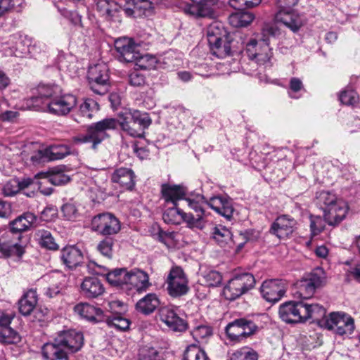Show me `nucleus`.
Returning <instances> with one entry per match:
<instances>
[{"label":"nucleus","mask_w":360,"mask_h":360,"mask_svg":"<svg viewBox=\"0 0 360 360\" xmlns=\"http://www.w3.org/2000/svg\"><path fill=\"white\" fill-rule=\"evenodd\" d=\"M119 119L105 118L87 127L86 134L72 138L75 144L91 143V148L96 150L98 146L109 137L108 130L115 129L118 125L132 137L143 138L145 130L151 124L149 115L137 110H125L118 114Z\"/></svg>","instance_id":"f257e3e1"},{"label":"nucleus","mask_w":360,"mask_h":360,"mask_svg":"<svg viewBox=\"0 0 360 360\" xmlns=\"http://www.w3.org/2000/svg\"><path fill=\"white\" fill-rule=\"evenodd\" d=\"M280 34V30L276 25L265 24L258 39H252L247 43L245 52L248 57L252 60H255L259 65L270 68L273 52L272 49L270 48L269 41L271 38H276Z\"/></svg>","instance_id":"f03ea898"},{"label":"nucleus","mask_w":360,"mask_h":360,"mask_svg":"<svg viewBox=\"0 0 360 360\" xmlns=\"http://www.w3.org/2000/svg\"><path fill=\"white\" fill-rule=\"evenodd\" d=\"M209 46L213 54L218 58H225L231 54V40L227 31L221 23L212 22L207 30Z\"/></svg>","instance_id":"7ed1b4c3"},{"label":"nucleus","mask_w":360,"mask_h":360,"mask_svg":"<svg viewBox=\"0 0 360 360\" xmlns=\"http://www.w3.org/2000/svg\"><path fill=\"white\" fill-rule=\"evenodd\" d=\"M327 283V276L325 271L317 267L311 272L305 274L302 278L297 281L295 286L297 292L303 299L311 297L316 290L323 288Z\"/></svg>","instance_id":"20e7f679"},{"label":"nucleus","mask_w":360,"mask_h":360,"mask_svg":"<svg viewBox=\"0 0 360 360\" xmlns=\"http://www.w3.org/2000/svg\"><path fill=\"white\" fill-rule=\"evenodd\" d=\"M185 200L188 207L194 212H186L184 214L187 226L191 229H203L206 224L205 207L208 206V200L201 194L187 197Z\"/></svg>","instance_id":"39448f33"},{"label":"nucleus","mask_w":360,"mask_h":360,"mask_svg":"<svg viewBox=\"0 0 360 360\" xmlns=\"http://www.w3.org/2000/svg\"><path fill=\"white\" fill-rule=\"evenodd\" d=\"M256 281L249 272L236 273L224 288L223 295L226 300L233 301L255 287Z\"/></svg>","instance_id":"423d86ee"},{"label":"nucleus","mask_w":360,"mask_h":360,"mask_svg":"<svg viewBox=\"0 0 360 360\" xmlns=\"http://www.w3.org/2000/svg\"><path fill=\"white\" fill-rule=\"evenodd\" d=\"M323 328L343 336L349 335L354 330V319L342 311L330 312L327 319L322 321Z\"/></svg>","instance_id":"0eeeda50"},{"label":"nucleus","mask_w":360,"mask_h":360,"mask_svg":"<svg viewBox=\"0 0 360 360\" xmlns=\"http://www.w3.org/2000/svg\"><path fill=\"white\" fill-rule=\"evenodd\" d=\"M257 329L258 326L252 320L240 318L228 323L225 333L229 340L238 343L254 335Z\"/></svg>","instance_id":"6e6552de"},{"label":"nucleus","mask_w":360,"mask_h":360,"mask_svg":"<svg viewBox=\"0 0 360 360\" xmlns=\"http://www.w3.org/2000/svg\"><path fill=\"white\" fill-rule=\"evenodd\" d=\"M88 79L91 89L96 94L104 95L110 88L109 69L106 64L98 63L90 66Z\"/></svg>","instance_id":"1a4fd4ad"},{"label":"nucleus","mask_w":360,"mask_h":360,"mask_svg":"<svg viewBox=\"0 0 360 360\" xmlns=\"http://www.w3.org/2000/svg\"><path fill=\"white\" fill-rule=\"evenodd\" d=\"M167 290L172 297L185 295L189 291L188 280L182 268L174 266L167 278Z\"/></svg>","instance_id":"9d476101"},{"label":"nucleus","mask_w":360,"mask_h":360,"mask_svg":"<svg viewBox=\"0 0 360 360\" xmlns=\"http://www.w3.org/2000/svg\"><path fill=\"white\" fill-rule=\"evenodd\" d=\"M91 229L103 236L117 233L121 228L117 217L110 213H102L95 216L91 220Z\"/></svg>","instance_id":"9b49d317"},{"label":"nucleus","mask_w":360,"mask_h":360,"mask_svg":"<svg viewBox=\"0 0 360 360\" xmlns=\"http://www.w3.org/2000/svg\"><path fill=\"white\" fill-rule=\"evenodd\" d=\"M303 301H289L282 304L279 307V316L288 323H297L304 322L305 313Z\"/></svg>","instance_id":"f8f14e48"},{"label":"nucleus","mask_w":360,"mask_h":360,"mask_svg":"<svg viewBox=\"0 0 360 360\" xmlns=\"http://www.w3.org/2000/svg\"><path fill=\"white\" fill-rule=\"evenodd\" d=\"M286 282L281 279H270L263 282L260 292L263 298L267 302H278L285 294Z\"/></svg>","instance_id":"ddd939ff"},{"label":"nucleus","mask_w":360,"mask_h":360,"mask_svg":"<svg viewBox=\"0 0 360 360\" xmlns=\"http://www.w3.org/2000/svg\"><path fill=\"white\" fill-rule=\"evenodd\" d=\"M76 104L77 98L72 94L57 95L47 103L45 108L51 114L63 116L68 114Z\"/></svg>","instance_id":"4468645a"},{"label":"nucleus","mask_w":360,"mask_h":360,"mask_svg":"<svg viewBox=\"0 0 360 360\" xmlns=\"http://www.w3.org/2000/svg\"><path fill=\"white\" fill-rule=\"evenodd\" d=\"M158 315L162 322L174 332H184L188 328L186 320L179 316L175 309L172 307H162L158 310Z\"/></svg>","instance_id":"2eb2a0df"},{"label":"nucleus","mask_w":360,"mask_h":360,"mask_svg":"<svg viewBox=\"0 0 360 360\" xmlns=\"http://www.w3.org/2000/svg\"><path fill=\"white\" fill-rule=\"evenodd\" d=\"M114 45L120 61L133 63L139 56V47L131 39H117L115 41Z\"/></svg>","instance_id":"dca6fc26"},{"label":"nucleus","mask_w":360,"mask_h":360,"mask_svg":"<svg viewBox=\"0 0 360 360\" xmlns=\"http://www.w3.org/2000/svg\"><path fill=\"white\" fill-rule=\"evenodd\" d=\"M217 0H189L185 6V12L195 17L212 18Z\"/></svg>","instance_id":"f3484780"},{"label":"nucleus","mask_w":360,"mask_h":360,"mask_svg":"<svg viewBox=\"0 0 360 360\" xmlns=\"http://www.w3.org/2000/svg\"><path fill=\"white\" fill-rule=\"evenodd\" d=\"M56 340L60 342L69 353H75L81 349L84 345V336L81 332L75 330L63 331Z\"/></svg>","instance_id":"a211bd4d"},{"label":"nucleus","mask_w":360,"mask_h":360,"mask_svg":"<svg viewBox=\"0 0 360 360\" xmlns=\"http://www.w3.org/2000/svg\"><path fill=\"white\" fill-rule=\"evenodd\" d=\"M296 225V221L287 214L278 217L270 228V233L279 238H284L292 234Z\"/></svg>","instance_id":"6ab92c4d"},{"label":"nucleus","mask_w":360,"mask_h":360,"mask_svg":"<svg viewBox=\"0 0 360 360\" xmlns=\"http://www.w3.org/2000/svg\"><path fill=\"white\" fill-rule=\"evenodd\" d=\"M127 290L134 289L139 293L146 292L150 286L148 274L139 269L129 271Z\"/></svg>","instance_id":"aec40b11"},{"label":"nucleus","mask_w":360,"mask_h":360,"mask_svg":"<svg viewBox=\"0 0 360 360\" xmlns=\"http://www.w3.org/2000/svg\"><path fill=\"white\" fill-rule=\"evenodd\" d=\"M16 238H13L11 233H5L0 238V253L5 257L16 256L21 257L24 254V248L18 243Z\"/></svg>","instance_id":"412c9836"},{"label":"nucleus","mask_w":360,"mask_h":360,"mask_svg":"<svg viewBox=\"0 0 360 360\" xmlns=\"http://www.w3.org/2000/svg\"><path fill=\"white\" fill-rule=\"evenodd\" d=\"M60 258L62 263L72 270L82 264L84 255L76 245H67L61 250Z\"/></svg>","instance_id":"4be33fe9"},{"label":"nucleus","mask_w":360,"mask_h":360,"mask_svg":"<svg viewBox=\"0 0 360 360\" xmlns=\"http://www.w3.org/2000/svg\"><path fill=\"white\" fill-rule=\"evenodd\" d=\"M60 93V89L56 84H40L35 89V92L32 96V101L37 105L41 103L45 107L50 100L59 95Z\"/></svg>","instance_id":"5701e85b"},{"label":"nucleus","mask_w":360,"mask_h":360,"mask_svg":"<svg viewBox=\"0 0 360 360\" xmlns=\"http://www.w3.org/2000/svg\"><path fill=\"white\" fill-rule=\"evenodd\" d=\"M187 189L183 185L163 184L161 186V195L165 203L178 205V201L185 200Z\"/></svg>","instance_id":"b1692460"},{"label":"nucleus","mask_w":360,"mask_h":360,"mask_svg":"<svg viewBox=\"0 0 360 360\" xmlns=\"http://www.w3.org/2000/svg\"><path fill=\"white\" fill-rule=\"evenodd\" d=\"M74 311L80 317L92 323H100L105 319V314L101 309L88 303L77 304L74 307Z\"/></svg>","instance_id":"393cba45"},{"label":"nucleus","mask_w":360,"mask_h":360,"mask_svg":"<svg viewBox=\"0 0 360 360\" xmlns=\"http://www.w3.org/2000/svg\"><path fill=\"white\" fill-rule=\"evenodd\" d=\"M208 207L228 220H231L233 214L232 200L226 196H214L208 200Z\"/></svg>","instance_id":"a878e982"},{"label":"nucleus","mask_w":360,"mask_h":360,"mask_svg":"<svg viewBox=\"0 0 360 360\" xmlns=\"http://www.w3.org/2000/svg\"><path fill=\"white\" fill-rule=\"evenodd\" d=\"M36 219L37 217L34 214L29 212H25L18 217L14 220L10 221V231L7 233H11V235H18L17 239L20 240L21 238V233L27 231L36 221Z\"/></svg>","instance_id":"bb28decb"},{"label":"nucleus","mask_w":360,"mask_h":360,"mask_svg":"<svg viewBox=\"0 0 360 360\" xmlns=\"http://www.w3.org/2000/svg\"><path fill=\"white\" fill-rule=\"evenodd\" d=\"M347 211V204L340 200L329 208H326L323 213L327 224L330 226H335L345 218Z\"/></svg>","instance_id":"cd10ccee"},{"label":"nucleus","mask_w":360,"mask_h":360,"mask_svg":"<svg viewBox=\"0 0 360 360\" xmlns=\"http://www.w3.org/2000/svg\"><path fill=\"white\" fill-rule=\"evenodd\" d=\"M68 354L56 339L53 342L45 343L41 347V354L45 360H69Z\"/></svg>","instance_id":"c85d7f7f"},{"label":"nucleus","mask_w":360,"mask_h":360,"mask_svg":"<svg viewBox=\"0 0 360 360\" xmlns=\"http://www.w3.org/2000/svg\"><path fill=\"white\" fill-rule=\"evenodd\" d=\"M104 287L99 278L86 277L81 283V293L86 298H96L104 292Z\"/></svg>","instance_id":"c756f323"},{"label":"nucleus","mask_w":360,"mask_h":360,"mask_svg":"<svg viewBox=\"0 0 360 360\" xmlns=\"http://www.w3.org/2000/svg\"><path fill=\"white\" fill-rule=\"evenodd\" d=\"M135 174L132 169L120 167L115 170L111 176L113 183L118 184L125 190H132L135 185Z\"/></svg>","instance_id":"7c9ffc66"},{"label":"nucleus","mask_w":360,"mask_h":360,"mask_svg":"<svg viewBox=\"0 0 360 360\" xmlns=\"http://www.w3.org/2000/svg\"><path fill=\"white\" fill-rule=\"evenodd\" d=\"M42 279L49 285L45 292L46 295L52 298L60 293L65 281V276L60 272H53L44 275Z\"/></svg>","instance_id":"2f4dec72"},{"label":"nucleus","mask_w":360,"mask_h":360,"mask_svg":"<svg viewBox=\"0 0 360 360\" xmlns=\"http://www.w3.org/2000/svg\"><path fill=\"white\" fill-rule=\"evenodd\" d=\"M305 313L304 314V322L311 319L323 328L322 321L327 319L326 309L319 304L304 302Z\"/></svg>","instance_id":"473e14b6"},{"label":"nucleus","mask_w":360,"mask_h":360,"mask_svg":"<svg viewBox=\"0 0 360 360\" xmlns=\"http://www.w3.org/2000/svg\"><path fill=\"white\" fill-rule=\"evenodd\" d=\"M275 20L277 22L283 24L292 32H295L300 30L302 25V21L300 17L288 10H279L276 15Z\"/></svg>","instance_id":"72a5a7b5"},{"label":"nucleus","mask_w":360,"mask_h":360,"mask_svg":"<svg viewBox=\"0 0 360 360\" xmlns=\"http://www.w3.org/2000/svg\"><path fill=\"white\" fill-rule=\"evenodd\" d=\"M38 296L36 290H29L18 301L20 313L25 316L30 315L36 308Z\"/></svg>","instance_id":"f704fd0d"},{"label":"nucleus","mask_w":360,"mask_h":360,"mask_svg":"<svg viewBox=\"0 0 360 360\" xmlns=\"http://www.w3.org/2000/svg\"><path fill=\"white\" fill-rule=\"evenodd\" d=\"M98 11L108 20H118L121 6L114 0H98L96 4Z\"/></svg>","instance_id":"c9c22d12"},{"label":"nucleus","mask_w":360,"mask_h":360,"mask_svg":"<svg viewBox=\"0 0 360 360\" xmlns=\"http://www.w3.org/2000/svg\"><path fill=\"white\" fill-rule=\"evenodd\" d=\"M160 300L155 293H148L136 304V309L144 315H149L159 307Z\"/></svg>","instance_id":"e433bc0d"},{"label":"nucleus","mask_w":360,"mask_h":360,"mask_svg":"<svg viewBox=\"0 0 360 360\" xmlns=\"http://www.w3.org/2000/svg\"><path fill=\"white\" fill-rule=\"evenodd\" d=\"M41 46H42L43 48H45V44L40 41L35 42L34 44L31 45L29 39H20L15 43L13 54L15 57L18 58L27 57L29 55L34 56L35 53L37 52L35 51V49L38 46L40 47Z\"/></svg>","instance_id":"4c0bfd02"},{"label":"nucleus","mask_w":360,"mask_h":360,"mask_svg":"<svg viewBox=\"0 0 360 360\" xmlns=\"http://www.w3.org/2000/svg\"><path fill=\"white\" fill-rule=\"evenodd\" d=\"M129 271L126 268L115 269L106 274L108 282L122 289L127 288Z\"/></svg>","instance_id":"58836bf2"},{"label":"nucleus","mask_w":360,"mask_h":360,"mask_svg":"<svg viewBox=\"0 0 360 360\" xmlns=\"http://www.w3.org/2000/svg\"><path fill=\"white\" fill-rule=\"evenodd\" d=\"M212 235V238L221 247L230 243H236L231 231L224 226L219 225L214 227Z\"/></svg>","instance_id":"ea45409f"},{"label":"nucleus","mask_w":360,"mask_h":360,"mask_svg":"<svg viewBox=\"0 0 360 360\" xmlns=\"http://www.w3.org/2000/svg\"><path fill=\"white\" fill-rule=\"evenodd\" d=\"M39 175H44L42 184H51L53 186H62L68 184L70 181V177L63 172L53 169L52 172H40Z\"/></svg>","instance_id":"a19ab883"},{"label":"nucleus","mask_w":360,"mask_h":360,"mask_svg":"<svg viewBox=\"0 0 360 360\" xmlns=\"http://www.w3.org/2000/svg\"><path fill=\"white\" fill-rule=\"evenodd\" d=\"M186 212L178 207V205H172L163 212L162 219L167 224H179L181 221L186 223Z\"/></svg>","instance_id":"79ce46f5"},{"label":"nucleus","mask_w":360,"mask_h":360,"mask_svg":"<svg viewBox=\"0 0 360 360\" xmlns=\"http://www.w3.org/2000/svg\"><path fill=\"white\" fill-rule=\"evenodd\" d=\"M71 153L68 145H52L45 148V154L51 160H61Z\"/></svg>","instance_id":"37998d69"},{"label":"nucleus","mask_w":360,"mask_h":360,"mask_svg":"<svg viewBox=\"0 0 360 360\" xmlns=\"http://www.w3.org/2000/svg\"><path fill=\"white\" fill-rule=\"evenodd\" d=\"M103 319L102 322H105L108 326L119 330L124 331L129 328V320L123 317L120 314H114L110 316L105 314Z\"/></svg>","instance_id":"c03bdc74"},{"label":"nucleus","mask_w":360,"mask_h":360,"mask_svg":"<svg viewBox=\"0 0 360 360\" xmlns=\"http://www.w3.org/2000/svg\"><path fill=\"white\" fill-rule=\"evenodd\" d=\"M258 354L251 347H243L233 352L229 360H258Z\"/></svg>","instance_id":"a18cd8bd"},{"label":"nucleus","mask_w":360,"mask_h":360,"mask_svg":"<svg viewBox=\"0 0 360 360\" xmlns=\"http://www.w3.org/2000/svg\"><path fill=\"white\" fill-rule=\"evenodd\" d=\"M36 234L41 247L51 250L58 249V245L56 243L55 239L49 231L44 229L39 230Z\"/></svg>","instance_id":"49530a36"},{"label":"nucleus","mask_w":360,"mask_h":360,"mask_svg":"<svg viewBox=\"0 0 360 360\" xmlns=\"http://www.w3.org/2000/svg\"><path fill=\"white\" fill-rule=\"evenodd\" d=\"M316 199L317 204L320 206L323 212L326 210V208H329V207H331L335 202L340 200L338 199L334 193L326 191L319 192L316 196Z\"/></svg>","instance_id":"de8ad7c7"},{"label":"nucleus","mask_w":360,"mask_h":360,"mask_svg":"<svg viewBox=\"0 0 360 360\" xmlns=\"http://www.w3.org/2000/svg\"><path fill=\"white\" fill-rule=\"evenodd\" d=\"M21 340L20 334L10 327L5 326L0 330V342L5 344H17Z\"/></svg>","instance_id":"09e8293b"},{"label":"nucleus","mask_w":360,"mask_h":360,"mask_svg":"<svg viewBox=\"0 0 360 360\" xmlns=\"http://www.w3.org/2000/svg\"><path fill=\"white\" fill-rule=\"evenodd\" d=\"M133 63H135V65L139 69L150 70L155 69L156 68L157 59L155 56L152 55H142L139 52V57H137V59L135 60Z\"/></svg>","instance_id":"8fccbe9b"},{"label":"nucleus","mask_w":360,"mask_h":360,"mask_svg":"<svg viewBox=\"0 0 360 360\" xmlns=\"http://www.w3.org/2000/svg\"><path fill=\"white\" fill-rule=\"evenodd\" d=\"M221 273L215 270L205 271L202 275V283L208 287L219 286L222 281Z\"/></svg>","instance_id":"3c124183"},{"label":"nucleus","mask_w":360,"mask_h":360,"mask_svg":"<svg viewBox=\"0 0 360 360\" xmlns=\"http://www.w3.org/2000/svg\"><path fill=\"white\" fill-rule=\"evenodd\" d=\"M58 11L67 18L72 25L83 27L84 25L82 21V15L77 11H69L66 8L60 6L59 1L55 4Z\"/></svg>","instance_id":"603ef678"},{"label":"nucleus","mask_w":360,"mask_h":360,"mask_svg":"<svg viewBox=\"0 0 360 360\" xmlns=\"http://www.w3.org/2000/svg\"><path fill=\"white\" fill-rule=\"evenodd\" d=\"M99 110L98 104L93 99H86L79 107V113L82 117L89 119L92 118L94 112Z\"/></svg>","instance_id":"864d4df0"},{"label":"nucleus","mask_w":360,"mask_h":360,"mask_svg":"<svg viewBox=\"0 0 360 360\" xmlns=\"http://www.w3.org/2000/svg\"><path fill=\"white\" fill-rule=\"evenodd\" d=\"M254 20V15L249 12L235 14L231 16L230 21L236 27H246Z\"/></svg>","instance_id":"5fc2aeb1"},{"label":"nucleus","mask_w":360,"mask_h":360,"mask_svg":"<svg viewBox=\"0 0 360 360\" xmlns=\"http://www.w3.org/2000/svg\"><path fill=\"white\" fill-rule=\"evenodd\" d=\"M205 352L198 347L193 345L186 349L184 354V360H207Z\"/></svg>","instance_id":"6e6d98bb"},{"label":"nucleus","mask_w":360,"mask_h":360,"mask_svg":"<svg viewBox=\"0 0 360 360\" xmlns=\"http://www.w3.org/2000/svg\"><path fill=\"white\" fill-rule=\"evenodd\" d=\"M309 218L311 233L312 236H317L325 229L327 223L326 217L323 216V218H322L318 215L311 214Z\"/></svg>","instance_id":"4d7b16f0"},{"label":"nucleus","mask_w":360,"mask_h":360,"mask_svg":"<svg viewBox=\"0 0 360 360\" xmlns=\"http://www.w3.org/2000/svg\"><path fill=\"white\" fill-rule=\"evenodd\" d=\"M114 245V240L111 237H105L101 240L97 247L98 250L108 259L112 257V248Z\"/></svg>","instance_id":"13d9d810"},{"label":"nucleus","mask_w":360,"mask_h":360,"mask_svg":"<svg viewBox=\"0 0 360 360\" xmlns=\"http://www.w3.org/2000/svg\"><path fill=\"white\" fill-rule=\"evenodd\" d=\"M339 99L344 105H354L358 102L359 96L355 91L352 89H346L340 93Z\"/></svg>","instance_id":"bf43d9fd"},{"label":"nucleus","mask_w":360,"mask_h":360,"mask_svg":"<svg viewBox=\"0 0 360 360\" xmlns=\"http://www.w3.org/2000/svg\"><path fill=\"white\" fill-rule=\"evenodd\" d=\"M159 352L154 347H144L139 352V360H160Z\"/></svg>","instance_id":"052dcab7"},{"label":"nucleus","mask_w":360,"mask_h":360,"mask_svg":"<svg viewBox=\"0 0 360 360\" xmlns=\"http://www.w3.org/2000/svg\"><path fill=\"white\" fill-rule=\"evenodd\" d=\"M262 0H229L231 7L236 10H243L245 8H252L258 6Z\"/></svg>","instance_id":"680f3d73"},{"label":"nucleus","mask_w":360,"mask_h":360,"mask_svg":"<svg viewBox=\"0 0 360 360\" xmlns=\"http://www.w3.org/2000/svg\"><path fill=\"white\" fill-rule=\"evenodd\" d=\"M61 212L63 214L64 217H65L68 220L75 219L79 214L75 202L72 201L65 203L61 207Z\"/></svg>","instance_id":"e2e57ef3"},{"label":"nucleus","mask_w":360,"mask_h":360,"mask_svg":"<svg viewBox=\"0 0 360 360\" xmlns=\"http://www.w3.org/2000/svg\"><path fill=\"white\" fill-rule=\"evenodd\" d=\"M19 191V184L17 179L8 181L2 188V194L6 197L13 196Z\"/></svg>","instance_id":"0e129e2a"},{"label":"nucleus","mask_w":360,"mask_h":360,"mask_svg":"<svg viewBox=\"0 0 360 360\" xmlns=\"http://www.w3.org/2000/svg\"><path fill=\"white\" fill-rule=\"evenodd\" d=\"M36 177H37V180L36 182L35 188H37L39 192L44 195H50L53 191V188L49 186V185L51 184H42V181H44V175H39L38 173L36 174Z\"/></svg>","instance_id":"69168bd1"},{"label":"nucleus","mask_w":360,"mask_h":360,"mask_svg":"<svg viewBox=\"0 0 360 360\" xmlns=\"http://www.w3.org/2000/svg\"><path fill=\"white\" fill-rule=\"evenodd\" d=\"M129 83L133 86H141L145 84V77L136 70L133 71L129 75Z\"/></svg>","instance_id":"338daca9"},{"label":"nucleus","mask_w":360,"mask_h":360,"mask_svg":"<svg viewBox=\"0 0 360 360\" xmlns=\"http://www.w3.org/2000/svg\"><path fill=\"white\" fill-rule=\"evenodd\" d=\"M195 338H205L212 335V329L208 326H199L193 332Z\"/></svg>","instance_id":"774afa93"}]
</instances>
